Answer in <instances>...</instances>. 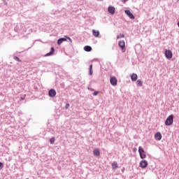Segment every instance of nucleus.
Here are the masks:
<instances>
[{"mask_svg":"<svg viewBox=\"0 0 179 179\" xmlns=\"http://www.w3.org/2000/svg\"><path fill=\"white\" fill-rule=\"evenodd\" d=\"M173 122H174V115H171L166 118L165 125L166 127H170V125H173Z\"/></svg>","mask_w":179,"mask_h":179,"instance_id":"nucleus-1","label":"nucleus"},{"mask_svg":"<svg viewBox=\"0 0 179 179\" xmlns=\"http://www.w3.org/2000/svg\"><path fill=\"white\" fill-rule=\"evenodd\" d=\"M138 153L141 159H146V154H145V150H143L141 146L138 147Z\"/></svg>","mask_w":179,"mask_h":179,"instance_id":"nucleus-2","label":"nucleus"},{"mask_svg":"<svg viewBox=\"0 0 179 179\" xmlns=\"http://www.w3.org/2000/svg\"><path fill=\"white\" fill-rule=\"evenodd\" d=\"M110 83L112 86H117V83H118V80L115 76H110Z\"/></svg>","mask_w":179,"mask_h":179,"instance_id":"nucleus-3","label":"nucleus"},{"mask_svg":"<svg viewBox=\"0 0 179 179\" xmlns=\"http://www.w3.org/2000/svg\"><path fill=\"white\" fill-rule=\"evenodd\" d=\"M165 57L167 59H171L173 58V52L170 50H165Z\"/></svg>","mask_w":179,"mask_h":179,"instance_id":"nucleus-4","label":"nucleus"},{"mask_svg":"<svg viewBox=\"0 0 179 179\" xmlns=\"http://www.w3.org/2000/svg\"><path fill=\"white\" fill-rule=\"evenodd\" d=\"M148 163L146 160H142L140 162L139 166L141 167V169H146L148 167Z\"/></svg>","mask_w":179,"mask_h":179,"instance_id":"nucleus-5","label":"nucleus"},{"mask_svg":"<svg viewBox=\"0 0 179 179\" xmlns=\"http://www.w3.org/2000/svg\"><path fill=\"white\" fill-rule=\"evenodd\" d=\"M48 96L49 97H55L57 96V91L54 89H51L48 91Z\"/></svg>","mask_w":179,"mask_h":179,"instance_id":"nucleus-6","label":"nucleus"},{"mask_svg":"<svg viewBox=\"0 0 179 179\" xmlns=\"http://www.w3.org/2000/svg\"><path fill=\"white\" fill-rule=\"evenodd\" d=\"M124 13L128 15V17H129V19H135V15H134V14L131 13V10H125Z\"/></svg>","mask_w":179,"mask_h":179,"instance_id":"nucleus-7","label":"nucleus"},{"mask_svg":"<svg viewBox=\"0 0 179 179\" xmlns=\"http://www.w3.org/2000/svg\"><path fill=\"white\" fill-rule=\"evenodd\" d=\"M108 12H109V13H110V15H114V13H115V8L113 6H110L108 8Z\"/></svg>","mask_w":179,"mask_h":179,"instance_id":"nucleus-8","label":"nucleus"},{"mask_svg":"<svg viewBox=\"0 0 179 179\" xmlns=\"http://www.w3.org/2000/svg\"><path fill=\"white\" fill-rule=\"evenodd\" d=\"M118 45L123 51H125V41H120L118 43Z\"/></svg>","mask_w":179,"mask_h":179,"instance_id":"nucleus-9","label":"nucleus"},{"mask_svg":"<svg viewBox=\"0 0 179 179\" xmlns=\"http://www.w3.org/2000/svg\"><path fill=\"white\" fill-rule=\"evenodd\" d=\"M54 52H55V48H54V47H52L50 48V52H48L46 55H45V57H51V55H54Z\"/></svg>","mask_w":179,"mask_h":179,"instance_id":"nucleus-10","label":"nucleus"},{"mask_svg":"<svg viewBox=\"0 0 179 179\" xmlns=\"http://www.w3.org/2000/svg\"><path fill=\"white\" fill-rule=\"evenodd\" d=\"M155 138L156 139V141H162V133L157 132L155 134Z\"/></svg>","mask_w":179,"mask_h":179,"instance_id":"nucleus-11","label":"nucleus"},{"mask_svg":"<svg viewBox=\"0 0 179 179\" xmlns=\"http://www.w3.org/2000/svg\"><path fill=\"white\" fill-rule=\"evenodd\" d=\"M64 41H66V37L59 38V39L57 40V44H58V45H61V44L63 43Z\"/></svg>","mask_w":179,"mask_h":179,"instance_id":"nucleus-12","label":"nucleus"},{"mask_svg":"<svg viewBox=\"0 0 179 179\" xmlns=\"http://www.w3.org/2000/svg\"><path fill=\"white\" fill-rule=\"evenodd\" d=\"M131 79L132 82L136 81L138 80V75L136 73L131 74Z\"/></svg>","mask_w":179,"mask_h":179,"instance_id":"nucleus-13","label":"nucleus"},{"mask_svg":"<svg viewBox=\"0 0 179 179\" xmlns=\"http://www.w3.org/2000/svg\"><path fill=\"white\" fill-rule=\"evenodd\" d=\"M92 34L94 37H99L100 36V31H96L95 29L92 30Z\"/></svg>","mask_w":179,"mask_h":179,"instance_id":"nucleus-14","label":"nucleus"},{"mask_svg":"<svg viewBox=\"0 0 179 179\" xmlns=\"http://www.w3.org/2000/svg\"><path fill=\"white\" fill-rule=\"evenodd\" d=\"M84 50L87 52H90V51H92V46L90 45H86L84 47Z\"/></svg>","mask_w":179,"mask_h":179,"instance_id":"nucleus-15","label":"nucleus"},{"mask_svg":"<svg viewBox=\"0 0 179 179\" xmlns=\"http://www.w3.org/2000/svg\"><path fill=\"white\" fill-rule=\"evenodd\" d=\"M93 153L94 156H100V150L99 149H94L93 150Z\"/></svg>","mask_w":179,"mask_h":179,"instance_id":"nucleus-16","label":"nucleus"},{"mask_svg":"<svg viewBox=\"0 0 179 179\" xmlns=\"http://www.w3.org/2000/svg\"><path fill=\"white\" fill-rule=\"evenodd\" d=\"M143 85V82L141 80H138L136 83V86H139L140 87Z\"/></svg>","mask_w":179,"mask_h":179,"instance_id":"nucleus-17","label":"nucleus"},{"mask_svg":"<svg viewBox=\"0 0 179 179\" xmlns=\"http://www.w3.org/2000/svg\"><path fill=\"white\" fill-rule=\"evenodd\" d=\"M118 167V164L117 162H113L112 163V168L113 169V170L117 169V168Z\"/></svg>","mask_w":179,"mask_h":179,"instance_id":"nucleus-18","label":"nucleus"},{"mask_svg":"<svg viewBox=\"0 0 179 179\" xmlns=\"http://www.w3.org/2000/svg\"><path fill=\"white\" fill-rule=\"evenodd\" d=\"M89 74L90 76L93 75V64L90 65V72Z\"/></svg>","mask_w":179,"mask_h":179,"instance_id":"nucleus-19","label":"nucleus"},{"mask_svg":"<svg viewBox=\"0 0 179 179\" xmlns=\"http://www.w3.org/2000/svg\"><path fill=\"white\" fill-rule=\"evenodd\" d=\"M13 59H15V61H17V62H22V60L17 56H14Z\"/></svg>","mask_w":179,"mask_h":179,"instance_id":"nucleus-20","label":"nucleus"},{"mask_svg":"<svg viewBox=\"0 0 179 179\" xmlns=\"http://www.w3.org/2000/svg\"><path fill=\"white\" fill-rule=\"evenodd\" d=\"M55 142V138L52 137V138L50 139V145H54Z\"/></svg>","mask_w":179,"mask_h":179,"instance_id":"nucleus-21","label":"nucleus"},{"mask_svg":"<svg viewBox=\"0 0 179 179\" xmlns=\"http://www.w3.org/2000/svg\"><path fill=\"white\" fill-rule=\"evenodd\" d=\"M124 37H125V36L124 34H121L117 36V39L124 38Z\"/></svg>","mask_w":179,"mask_h":179,"instance_id":"nucleus-22","label":"nucleus"},{"mask_svg":"<svg viewBox=\"0 0 179 179\" xmlns=\"http://www.w3.org/2000/svg\"><path fill=\"white\" fill-rule=\"evenodd\" d=\"M34 89L36 92H37V90H38V87H37V85H36V84H34Z\"/></svg>","mask_w":179,"mask_h":179,"instance_id":"nucleus-23","label":"nucleus"},{"mask_svg":"<svg viewBox=\"0 0 179 179\" xmlns=\"http://www.w3.org/2000/svg\"><path fill=\"white\" fill-rule=\"evenodd\" d=\"M65 37L66 39H68L70 41V43H72V38H71L69 36H66Z\"/></svg>","mask_w":179,"mask_h":179,"instance_id":"nucleus-24","label":"nucleus"},{"mask_svg":"<svg viewBox=\"0 0 179 179\" xmlns=\"http://www.w3.org/2000/svg\"><path fill=\"white\" fill-rule=\"evenodd\" d=\"M2 169H3V164L0 162V170H2Z\"/></svg>","mask_w":179,"mask_h":179,"instance_id":"nucleus-25","label":"nucleus"},{"mask_svg":"<svg viewBox=\"0 0 179 179\" xmlns=\"http://www.w3.org/2000/svg\"><path fill=\"white\" fill-rule=\"evenodd\" d=\"M69 106H70L69 103H66V106H65V108L66 109L69 108Z\"/></svg>","mask_w":179,"mask_h":179,"instance_id":"nucleus-26","label":"nucleus"},{"mask_svg":"<svg viewBox=\"0 0 179 179\" xmlns=\"http://www.w3.org/2000/svg\"><path fill=\"white\" fill-rule=\"evenodd\" d=\"M97 94H99V92H94L93 93V96H97Z\"/></svg>","mask_w":179,"mask_h":179,"instance_id":"nucleus-27","label":"nucleus"},{"mask_svg":"<svg viewBox=\"0 0 179 179\" xmlns=\"http://www.w3.org/2000/svg\"><path fill=\"white\" fill-rule=\"evenodd\" d=\"M128 0H122V2H124V3H125V2H127Z\"/></svg>","mask_w":179,"mask_h":179,"instance_id":"nucleus-28","label":"nucleus"},{"mask_svg":"<svg viewBox=\"0 0 179 179\" xmlns=\"http://www.w3.org/2000/svg\"><path fill=\"white\" fill-rule=\"evenodd\" d=\"M124 171H125V168H123V169H122V173H124Z\"/></svg>","mask_w":179,"mask_h":179,"instance_id":"nucleus-29","label":"nucleus"},{"mask_svg":"<svg viewBox=\"0 0 179 179\" xmlns=\"http://www.w3.org/2000/svg\"><path fill=\"white\" fill-rule=\"evenodd\" d=\"M90 90H92V92H94V89L91 88Z\"/></svg>","mask_w":179,"mask_h":179,"instance_id":"nucleus-30","label":"nucleus"},{"mask_svg":"<svg viewBox=\"0 0 179 179\" xmlns=\"http://www.w3.org/2000/svg\"><path fill=\"white\" fill-rule=\"evenodd\" d=\"M21 100H24V98H21Z\"/></svg>","mask_w":179,"mask_h":179,"instance_id":"nucleus-31","label":"nucleus"},{"mask_svg":"<svg viewBox=\"0 0 179 179\" xmlns=\"http://www.w3.org/2000/svg\"><path fill=\"white\" fill-rule=\"evenodd\" d=\"M26 179H29V178H27Z\"/></svg>","mask_w":179,"mask_h":179,"instance_id":"nucleus-32","label":"nucleus"},{"mask_svg":"<svg viewBox=\"0 0 179 179\" xmlns=\"http://www.w3.org/2000/svg\"><path fill=\"white\" fill-rule=\"evenodd\" d=\"M99 1H103V0H99Z\"/></svg>","mask_w":179,"mask_h":179,"instance_id":"nucleus-33","label":"nucleus"}]
</instances>
